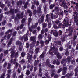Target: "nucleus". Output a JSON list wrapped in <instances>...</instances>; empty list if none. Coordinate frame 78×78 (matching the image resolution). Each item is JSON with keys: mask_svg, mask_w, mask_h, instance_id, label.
Returning <instances> with one entry per match:
<instances>
[{"mask_svg": "<svg viewBox=\"0 0 78 78\" xmlns=\"http://www.w3.org/2000/svg\"><path fill=\"white\" fill-rule=\"evenodd\" d=\"M48 7L47 6L45 5V7L44 8V10L45 12L46 11H47V8Z\"/></svg>", "mask_w": 78, "mask_h": 78, "instance_id": "nucleus-49", "label": "nucleus"}, {"mask_svg": "<svg viewBox=\"0 0 78 78\" xmlns=\"http://www.w3.org/2000/svg\"><path fill=\"white\" fill-rule=\"evenodd\" d=\"M19 77L20 78H23V74H22Z\"/></svg>", "mask_w": 78, "mask_h": 78, "instance_id": "nucleus-63", "label": "nucleus"}, {"mask_svg": "<svg viewBox=\"0 0 78 78\" xmlns=\"http://www.w3.org/2000/svg\"><path fill=\"white\" fill-rule=\"evenodd\" d=\"M63 7H64V8H67V5L65 3H64V1H63L62 2V4L61 5V6L62 7V6H63Z\"/></svg>", "mask_w": 78, "mask_h": 78, "instance_id": "nucleus-7", "label": "nucleus"}, {"mask_svg": "<svg viewBox=\"0 0 78 78\" xmlns=\"http://www.w3.org/2000/svg\"><path fill=\"white\" fill-rule=\"evenodd\" d=\"M55 6L54 4H51L50 6V8L51 9H52L53 7Z\"/></svg>", "mask_w": 78, "mask_h": 78, "instance_id": "nucleus-20", "label": "nucleus"}, {"mask_svg": "<svg viewBox=\"0 0 78 78\" xmlns=\"http://www.w3.org/2000/svg\"><path fill=\"white\" fill-rule=\"evenodd\" d=\"M38 64H39V60H38L37 61L36 60H35V62L34 64V66H37V65Z\"/></svg>", "mask_w": 78, "mask_h": 78, "instance_id": "nucleus-22", "label": "nucleus"}, {"mask_svg": "<svg viewBox=\"0 0 78 78\" xmlns=\"http://www.w3.org/2000/svg\"><path fill=\"white\" fill-rule=\"evenodd\" d=\"M26 47H27V48H28V47H30V44H28V43H26Z\"/></svg>", "mask_w": 78, "mask_h": 78, "instance_id": "nucleus-53", "label": "nucleus"}, {"mask_svg": "<svg viewBox=\"0 0 78 78\" xmlns=\"http://www.w3.org/2000/svg\"><path fill=\"white\" fill-rule=\"evenodd\" d=\"M67 60H68V62H70V57H68L67 58Z\"/></svg>", "mask_w": 78, "mask_h": 78, "instance_id": "nucleus-41", "label": "nucleus"}, {"mask_svg": "<svg viewBox=\"0 0 78 78\" xmlns=\"http://www.w3.org/2000/svg\"><path fill=\"white\" fill-rule=\"evenodd\" d=\"M38 76H40V77H42V72H39L38 74Z\"/></svg>", "mask_w": 78, "mask_h": 78, "instance_id": "nucleus-31", "label": "nucleus"}, {"mask_svg": "<svg viewBox=\"0 0 78 78\" xmlns=\"http://www.w3.org/2000/svg\"><path fill=\"white\" fill-rule=\"evenodd\" d=\"M6 66H7V63H5L3 65V66L4 67H6Z\"/></svg>", "mask_w": 78, "mask_h": 78, "instance_id": "nucleus-54", "label": "nucleus"}, {"mask_svg": "<svg viewBox=\"0 0 78 78\" xmlns=\"http://www.w3.org/2000/svg\"><path fill=\"white\" fill-rule=\"evenodd\" d=\"M30 40L33 42V44H35L36 42V37H31L30 38Z\"/></svg>", "mask_w": 78, "mask_h": 78, "instance_id": "nucleus-6", "label": "nucleus"}, {"mask_svg": "<svg viewBox=\"0 0 78 78\" xmlns=\"http://www.w3.org/2000/svg\"><path fill=\"white\" fill-rule=\"evenodd\" d=\"M11 66V64L9 63H8V69H9L10 68V66Z\"/></svg>", "mask_w": 78, "mask_h": 78, "instance_id": "nucleus-50", "label": "nucleus"}, {"mask_svg": "<svg viewBox=\"0 0 78 78\" xmlns=\"http://www.w3.org/2000/svg\"><path fill=\"white\" fill-rule=\"evenodd\" d=\"M43 28H45V27H46V26H47V24L44 23L43 24Z\"/></svg>", "mask_w": 78, "mask_h": 78, "instance_id": "nucleus-57", "label": "nucleus"}, {"mask_svg": "<svg viewBox=\"0 0 78 78\" xmlns=\"http://www.w3.org/2000/svg\"><path fill=\"white\" fill-rule=\"evenodd\" d=\"M5 73H3L1 75L0 78H5Z\"/></svg>", "mask_w": 78, "mask_h": 78, "instance_id": "nucleus-26", "label": "nucleus"}, {"mask_svg": "<svg viewBox=\"0 0 78 78\" xmlns=\"http://www.w3.org/2000/svg\"><path fill=\"white\" fill-rule=\"evenodd\" d=\"M30 53L31 54H33V50L32 49H31L30 51H29Z\"/></svg>", "mask_w": 78, "mask_h": 78, "instance_id": "nucleus-40", "label": "nucleus"}, {"mask_svg": "<svg viewBox=\"0 0 78 78\" xmlns=\"http://www.w3.org/2000/svg\"><path fill=\"white\" fill-rule=\"evenodd\" d=\"M54 49H55V48H53V49L50 50V52H49V53L51 54V55H53V52H51V51H52L53 50H54Z\"/></svg>", "mask_w": 78, "mask_h": 78, "instance_id": "nucleus-30", "label": "nucleus"}, {"mask_svg": "<svg viewBox=\"0 0 78 78\" xmlns=\"http://www.w3.org/2000/svg\"><path fill=\"white\" fill-rule=\"evenodd\" d=\"M69 52L68 51H67L65 53V55L66 56H68V55H69Z\"/></svg>", "mask_w": 78, "mask_h": 78, "instance_id": "nucleus-60", "label": "nucleus"}, {"mask_svg": "<svg viewBox=\"0 0 78 78\" xmlns=\"http://www.w3.org/2000/svg\"><path fill=\"white\" fill-rule=\"evenodd\" d=\"M12 38H11L10 39L9 43H8V45L9 46L11 45V42H12Z\"/></svg>", "mask_w": 78, "mask_h": 78, "instance_id": "nucleus-17", "label": "nucleus"}, {"mask_svg": "<svg viewBox=\"0 0 78 78\" xmlns=\"http://www.w3.org/2000/svg\"><path fill=\"white\" fill-rule=\"evenodd\" d=\"M67 68L66 67H64L63 69L62 75H65L66 73V70Z\"/></svg>", "mask_w": 78, "mask_h": 78, "instance_id": "nucleus-10", "label": "nucleus"}, {"mask_svg": "<svg viewBox=\"0 0 78 78\" xmlns=\"http://www.w3.org/2000/svg\"><path fill=\"white\" fill-rule=\"evenodd\" d=\"M36 12H37L36 10H34L33 12V14H36Z\"/></svg>", "mask_w": 78, "mask_h": 78, "instance_id": "nucleus-59", "label": "nucleus"}, {"mask_svg": "<svg viewBox=\"0 0 78 78\" xmlns=\"http://www.w3.org/2000/svg\"><path fill=\"white\" fill-rule=\"evenodd\" d=\"M58 44L59 45H61V41H58Z\"/></svg>", "mask_w": 78, "mask_h": 78, "instance_id": "nucleus-55", "label": "nucleus"}, {"mask_svg": "<svg viewBox=\"0 0 78 78\" xmlns=\"http://www.w3.org/2000/svg\"><path fill=\"white\" fill-rule=\"evenodd\" d=\"M22 40H23L24 41H26L28 40V37L27 36H24L22 38H21Z\"/></svg>", "mask_w": 78, "mask_h": 78, "instance_id": "nucleus-8", "label": "nucleus"}, {"mask_svg": "<svg viewBox=\"0 0 78 78\" xmlns=\"http://www.w3.org/2000/svg\"><path fill=\"white\" fill-rule=\"evenodd\" d=\"M9 32H12V30L9 29L8 31L5 33V34H8V33H9Z\"/></svg>", "mask_w": 78, "mask_h": 78, "instance_id": "nucleus-21", "label": "nucleus"}, {"mask_svg": "<svg viewBox=\"0 0 78 78\" xmlns=\"http://www.w3.org/2000/svg\"><path fill=\"white\" fill-rule=\"evenodd\" d=\"M46 65L47 66H48L49 67H50L51 66V64H50L49 61H47L46 63H45Z\"/></svg>", "mask_w": 78, "mask_h": 78, "instance_id": "nucleus-16", "label": "nucleus"}, {"mask_svg": "<svg viewBox=\"0 0 78 78\" xmlns=\"http://www.w3.org/2000/svg\"><path fill=\"white\" fill-rule=\"evenodd\" d=\"M11 34H9V35H8L7 36L8 39H9V38H10V37H11Z\"/></svg>", "mask_w": 78, "mask_h": 78, "instance_id": "nucleus-56", "label": "nucleus"}, {"mask_svg": "<svg viewBox=\"0 0 78 78\" xmlns=\"http://www.w3.org/2000/svg\"><path fill=\"white\" fill-rule=\"evenodd\" d=\"M77 72H78V69H76L75 70V76H78V74L77 73Z\"/></svg>", "mask_w": 78, "mask_h": 78, "instance_id": "nucleus-33", "label": "nucleus"}, {"mask_svg": "<svg viewBox=\"0 0 78 78\" xmlns=\"http://www.w3.org/2000/svg\"><path fill=\"white\" fill-rule=\"evenodd\" d=\"M62 23V26L63 28L65 27L66 26V27H68L69 25V22H67L66 24V21L65 20H64L63 22Z\"/></svg>", "mask_w": 78, "mask_h": 78, "instance_id": "nucleus-1", "label": "nucleus"}, {"mask_svg": "<svg viewBox=\"0 0 78 78\" xmlns=\"http://www.w3.org/2000/svg\"><path fill=\"white\" fill-rule=\"evenodd\" d=\"M5 23H6V20H5L4 22L2 23L3 25H5Z\"/></svg>", "mask_w": 78, "mask_h": 78, "instance_id": "nucleus-64", "label": "nucleus"}, {"mask_svg": "<svg viewBox=\"0 0 78 78\" xmlns=\"http://www.w3.org/2000/svg\"><path fill=\"white\" fill-rule=\"evenodd\" d=\"M11 70H8V74H7V78H10V75H9V74L11 73Z\"/></svg>", "mask_w": 78, "mask_h": 78, "instance_id": "nucleus-14", "label": "nucleus"}, {"mask_svg": "<svg viewBox=\"0 0 78 78\" xmlns=\"http://www.w3.org/2000/svg\"><path fill=\"white\" fill-rule=\"evenodd\" d=\"M17 17L19 19H22V18H23V13H21V16H20L19 14H18L17 15Z\"/></svg>", "mask_w": 78, "mask_h": 78, "instance_id": "nucleus-9", "label": "nucleus"}, {"mask_svg": "<svg viewBox=\"0 0 78 78\" xmlns=\"http://www.w3.org/2000/svg\"><path fill=\"white\" fill-rule=\"evenodd\" d=\"M39 48H36L35 49V51H36V53H37L39 52Z\"/></svg>", "mask_w": 78, "mask_h": 78, "instance_id": "nucleus-42", "label": "nucleus"}, {"mask_svg": "<svg viewBox=\"0 0 78 78\" xmlns=\"http://www.w3.org/2000/svg\"><path fill=\"white\" fill-rule=\"evenodd\" d=\"M31 18H30L28 20V25H30V22L31 21Z\"/></svg>", "mask_w": 78, "mask_h": 78, "instance_id": "nucleus-28", "label": "nucleus"}, {"mask_svg": "<svg viewBox=\"0 0 78 78\" xmlns=\"http://www.w3.org/2000/svg\"><path fill=\"white\" fill-rule=\"evenodd\" d=\"M30 71H29V70H27L26 73V74L27 75H30Z\"/></svg>", "mask_w": 78, "mask_h": 78, "instance_id": "nucleus-38", "label": "nucleus"}, {"mask_svg": "<svg viewBox=\"0 0 78 78\" xmlns=\"http://www.w3.org/2000/svg\"><path fill=\"white\" fill-rule=\"evenodd\" d=\"M45 53H46V52L45 51L43 52L42 54L40 55V58H43L44 57V56H45Z\"/></svg>", "mask_w": 78, "mask_h": 78, "instance_id": "nucleus-11", "label": "nucleus"}, {"mask_svg": "<svg viewBox=\"0 0 78 78\" xmlns=\"http://www.w3.org/2000/svg\"><path fill=\"white\" fill-rule=\"evenodd\" d=\"M50 40H46L45 41V44H49V42H50Z\"/></svg>", "mask_w": 78, "mask_h": 78, "instance_id": "nucleus-35", "label": "nucleus"}, {"mask_svg": "<svg viewBox=\"0 0 78 78\" xmlns=\"http://www.w3.org/2000/svg\"><path fill=\"white\" fill-rule=\"evenodd\" d=\"M61 71H62V68H60L58 71L57 73H60Z\"/></svg>", "mask_w": 78, "mask_h": 78, "instance_id": "nucleus-44", "label": "nucleus"}, {"mask_svg": "<svg viewBox=\"0 0 78 78\" xmlns=\"http://www.w3.org/2000/svg\"><path fill=\"white\" fill-rule=\"evenodd\" d=\"M37 12L38 13H42V12L41 10V8L40 7L38 8Z\"/></svg>", "mask_w": 78, "mask_h": 78, "instance_id": "nucleus-25", "label": "nucleus"}, {"mask_svg": "<svg viewBox=\"0 0 78 78\" xmlns=\"http://www.w3.org/2000/svg\"><path fill=\"white\" fill-rule=\"evenodd\" d=\"M27 67L28 68H29V67H30V72H31V71H33V65H31V66H27Z\"/></svg>", "mask_w": 78, "mask_h": 78, "instance_id": "nucleus-24", "label": "nucleus"}, {"mask_svg": "<svg viewBox=\"0 0 78 78\" xmlns=\"http://www.w3.org/2000/svg\"><path fill=\"white\" fill-rule=\"evenodd\" d=\"M27 5H28V2H26L24 5L25 8H27Z\"/></svg>", "mask_w": 78, "mask_h": 78, "instance_id": "nucleus-45", "label": "nucleus"}, {"mask_svg": "<svg viewBox=\"0 0 78 78\" xmlns=\"http://www.w3.org/2000/svg\"><path fill=\"white\" fill-rule=\"evenodd\" d=\"M42 35L41 34H40L38 36V38L41 39H42Z\"/></svg>", "mask_w": 78, "mask_h": 78, "instance_id": "nucleus-32", "label": "nucleus"}, {"mask_svg": "<svg viewBox=\"0 0 78 78\" xmlns=\"http://www.w3.org/2000/svg\"><path fill=\"white\" fill-rule=\"evenodd\" d=\"M72 75H73L72 73H68L66 75V78H71V76H72Z\"/></svg>", "mask_w": 78, "mask_h": 78, "instance_id": "nucleus-12", "label": "nucleus"}, {"mask_svg": "<svg viewBox=\"0 0 78 78\" xmlns=\"http://www.w3.org/2000/svg\"><path fill=\"white\" fill-rule=\"evenodd\" d=\"M11 58H12L14 56V53H15V52H14V51H12L11 52Z\"/></svg>", "mask_w": 78, "mask_h": 78, "instance_id": "nucleus-23", "label": "nucleus"}, {"mask_svg": "<svg viewBox=\"0 0 78 78\" xmlns=\"http://www.w3.org/2000/svg\"><path fill=\"white\" fill-rule=\"evenodd\" d=\"M25 54V52H22L21 54V55L22 57H24Z\"/></svg>", "mask_w": 78, "mask_h": 78, "instance_id": "nucleus-43", "label": "nucleus"}, {"mask_svg": "<svg viewBox=\"0 0 78 78\" xmlns=\"http://www.w3.org/2000/svg\"><path fill=\"white\" fill-rule=\"evenodd\" d=\"M77 12H78L76 11H74L73 12V14H74V15H73V16H75V15H76L74 17L75 21H76L77 19H78V17H77V16H78V13Z\"/></svg>", "mask_w": 78, "mask_h": 78, "instance_id": "nucleus-2", "label": "nucleus"}, {"mask_svg": "<svg viewBox=\"0 0 78 78\" xmlns=\"http://www.w3.org/2000/svg\"><path fill=\"white\" fill-rule=\"evenodd\" d=\"M23 1V0H22V2L20 1V2H17V5H21L22 3V2Z\"/></svg>", "mask_w": 78, "mask_h": 78, "instance_id": "nucleus-29", "label": "nucleus"}, {"mask_svg": "<svg viewBox=\"0 0 78 78\" xmlns=\"http://www.w3.org/2000/svg\"><path fill=\"white\" fill-rule=\"evenodd\" d=\"M66 60L65 59H63L61 61V64H65V63H66Z\"/></svg>", "mask_w": 78, "mask_h": 78, "instance_id": "nucleus-19", "label": "nucleus"}, {"mask_svg": "<svg viewBox=\"0 0 78 78\" xmlns=\"http://www.w3.org/2000/svg\"><path fill=\"white\" fill-rule=\"evenodd\" d=\"M25 22V19L23 18L21 22L22 23H24Z\"/></svg>", "mask_w": 78, "mask_h": 78, "instance_id": "nucleus-51", "label": "nucleus"}, {"mask_svg": "<svg viewBox=\"0 0 78 78\" xmlns=\"http://www.w3.org/2000/svg\"><path fill=\"white\" fill-rule=\"evenodd\" d=\"M14 9H12V10H10V14H12V15L14 14Z\"/></svg>", "mask_w": 78, "mask_h": 78, "instance_id": "nucleus-18", "label": "nucleus"}, {"mask_svg": "<svg viewBox=\"0 0 78 78\" xmlns=\"http://www.w3.org/2000/svg\"><path fill=\"white\" fill-rule=\"evenodd\" d=\"M5 3H8L7 6L8 7L10 6V3L9 2V1H7V2H5Z\"/></svg>", "mask_w": 78, "mask_h": 78, "instance_id": "nucleus-37", "label": "nucleus"}, {"mask_svg": "<svg viewBox=\"0 0 78 78\" xmlns=\"http://www.w3.org/2000/svg\"><path fill=\"white\" fill-rule=\"evenodd\" d=\"M17 45H19L20 46H21V45H22V43L20 42H17L16 43Z\"/></svg>", "mask_w": 78, "mask_h": 78, "instance_id": "nucleus-36", "label": "nucleus"}, {"mask_svg": "<svg viewBox=\"0 0 78 78\" xmlns=\"http://www.w3.org/2000/svg\"><path fill=\"white\" fill-rule=\"evenodd\" d=\"M23 24H22L20 26V28L21 29H22V28H23Z\"/></svg>", "mask_w": 78, "mask_h": 78, "instance_id": "nucleus-61", "label": "nucleus"}, {"mask_svg": "<svg viewBox=\"0 0 78 78\" xmlns=\"http://www.w3.org/2000/svg\"><path fill=\"white\" fill-rule=\"evenodd\" d=\"M25 62V60H24V59H23L21 61V64H23Z\"/></svg>", "mask_w": 78, "mask_h": 78, "instance_id": "nucleus-48", "label": "nucleus"}, {"mask_svg": "<svg viewBox=\"0 0 78 78\" xmlns=\"http://www.w3.org/2000/svg\"><path fill=\"white\" fill-rule=\"evenodd\" d=\"M56 64H57V65H59V64H60V62H59V60H57Z\"/></svg>", "mask_w": 78, "mask_h": 78, "instance_id": "nucleus-52", "label": "nucleus"}, {"mask_svg": "<svg viewBox=\"0 0 78 78\" xmlns=\"http://www.w3.org/2000/svg\"><path fill=\"white\" fill-rule=\"evenodd\" d=\"M41 33L42 34H44V33H45V30H42L41 32Z\"/></svg>", "mask_w": 78, "mask_h": 78, "instance_id": "nucleus-47", "label": "nucleus"}, {"mask_svg": "<svg viewBox=\"0 0 78 78\" xmlns=\"http://www.w3.org/2000/svg\"><path fill=\"white\" fill-rule=\"evenodd\" d=\"M62 26V23H60L58 25L55 24L54 25L53 27L55 29H58V28H60Z\"/></svg>", "mask_w": 78, "mask_h": 78, "instance_id": "nucleus-3", "label": "nucleus"}, {"mask_svg": "<svg viewBox=\"0 0 78 78\" xmlns=\"http://www.w3.org/2000/svg\"><path fill=\"white\" fill-rule=\"evenodd\" d=\"M17 34V32H15L13 33V36H16V34Z\"/></svg>", "mask_w": 78, "mask_h": 78, "instance_id": "nucleus-62", "label": "nucleus"}, {"mask_svg": "<svg viewBox=\"0 0 78 78\" xmlns=\"http://www.w3.org/2000/svg\"><path fill=\"white\" fill-rule=\"evenodd\" d=\"M13 59L12 58V59H11V61H10V63H12V62H13V64H15L16 62V61H17V58H15L14 59V61L12 62V61H13Z\"/></svg>", "mask_w": 78, "mask_h": 78, "instance_id": "nucleus-13", "label": "nucleus"}, {"mask_svg": "<svg viewBox=\"0 0 78 78\" xmlns=\"http://www.w3.org/2000/svg\"><path fill=\"white\" fill-rule=\"evenodd\" d=\"M40 43L42 45H44V41H43L42 40L40 41Z\"/></svg>", "mask_w": 78, "mask_h": 78, "instance_id": "nucleus-46", "label": "nucleus"}, {"mask_svg": "<svg viewBox=\"0 0 78 78\" xmlns=\"http://www.w3.org/2000/svg\"><path fill=\"white\" fill-rule=\"evenodd\" d=\"M55 11H58V10H59V8H58V7H56L55 9H54Z\"/></svg>", "mask_w": 78, "mask_h": 78, "instance_id": "nucleus-39", "label": "nucleus"}, {"mask_svg": "<svg viewBox=\"0 0 78 78\" xmlns=\"http://www.w3.org/2000/svg\"><path fill=\"white\" fill-rule=\"evenodd\" d=\"M38 25V23H37L35 24L34 26H32L31 27L32 28H37V25Z\"/></svg>", "mask_w": 78, "mask_h": 78, "instance_id": "nucleus-15", "label": "nucleus"}, {"mask_svg": "<svg viewBox=\"0 0 78 78\" xmlns=\"http://www.w3.org/2000/svg\"><path fill=\"white\" fill-rule=\"evenodd\" d=\"M32 55H30L29 53H28L27 58L28 59V61L29 62L31 61L32 60Z\"/></svg>", "mask_w": 78, "mask_h": 78, "instance_id": "nucleus-5", "label": "nucleus"}, {"mask_svg": "<svg viewBox=\"0 0 78 78\" xmlns=\"http://www.w3.org/2000/svg\"><path fill=\"white\" fill-rule=\"evenodd\" d=\"M53 51V53H54L57 56L58 59H61L62 57H61V56L60 55H59V53L58 52V51Z\"/></svg>", "mask_w": 78, "mask_h": 78, "instance_id": "nucleus-4", "label": "nucleus"}, {"mask_svg": "<svg viewBox=\"0 0 78 78\" xmlns=\"http://www.w3.org/2000/svg\"><path fill=\"white\" fill-rule=\"evenodd\" d=\"M51 26V23H48V28H50Z\"/></svg>", "mask_w": 78, "mask_h": 78, "instance_id": "nucleus-58", "label": "nucleus"}, {"mask_svg": "<svg viewBox=\"0 0 78 78\" xmlns=\"http://www.w3.org/2000/svg\"><path fill=\"white\" fill-rule=\"evenodd\" d=\"M53 34L55 36H58V34L57 32H55L53 33Z\"/></svg>", "mask_w": 78, "mask_h": 78, "instance_id": "nucleus-27", "label": "nucleus"}, {"mask_svg": "<svg viewBox=\"0 0 78 78\" xmlns=\"http://www.w3.org/2000/svg\"><path fill=\"white\" fill-rule=\"evenodd\" d=\"M46 76L47 78H50V76H49V75H48V73L47 72L46 73Z\"/></svg>", "mask_w": 78, "mask_h": 78, "instance_id": "nucleus-34", "label": "nucleus"}]
</instances>
